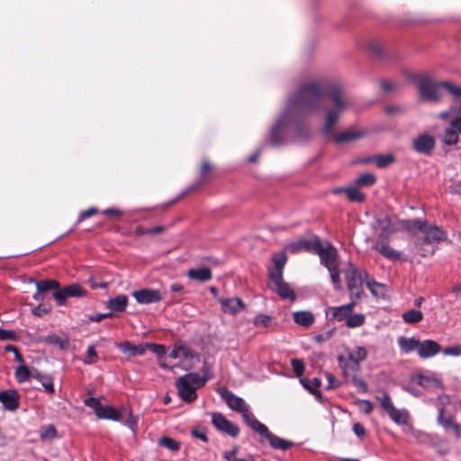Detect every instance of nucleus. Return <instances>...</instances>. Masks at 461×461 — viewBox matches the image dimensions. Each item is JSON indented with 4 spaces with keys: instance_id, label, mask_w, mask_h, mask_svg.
<instances>
[{
    "instance_id": "obj_1",
    "label": "nucleus",
    "mask_w": 461,
    "mask_h": 461,
    "mask_svg": "<svg viewBox=\"0 0 461 461\" xmlns=\"http://www.w3.org/2000/svg\"><path fill=\"white\" fill-rule=\"evenodd\" d=\"M327 97L330 105L325 109V124L322 129L324 135L335 138L337 142H346L360 138L357 131H347L335 134L334 125L341 113L351 104V100L343 94L340 84L334 81L321 79L303 85L288 99L283 113L270 131V142L280 145L284 140V133L295 114H303L320 108L323 98Z\"/></svg>"
},
{
    "instance_id": "obj_2",
    "label": "nucleus",
    "mask_w": 461,
    "mask_h": 461,
    "mask_svg": "<svg viewBox=\"0 0 461 461\" xmlns=\"http://www.w3.org/2000/svg\"><path fill=\"white\" fill-rule=\"evenodd\" d=\"M401 228L407 230L417 229L421 234L417 237L415 247L422 257L432 256L435 253V243L447 240V233L441 228L429 224L419 219L401 221Z\"/></svg>"
},
{
    "instance_id": "obj_3",
    "label": "nucleus",
    "mask_w": 461,
    "mask_h": 461,
    "mask_svg": "<svg viewBox=\"0 0 461 461\" xmlns=\"http://www.w3.org/2000/svg\"><path fill=\"white\" fill-rule=\"evenodd\" d=\"M417 86L420 99L428 102H439L443 97L444 90L455 97L461 96V86H455L450 81L436 82L428 76H419Z\"/></svg>"
},
{
    "instance_id": "obj_4",
    "label": "nucleus",
    "mask_w": 461,
    "mask_h": 461,
    "mask_svg": "<svg viewBox=\"0 0 461 461\" xmlns=\"http://www.w3.org/2000/svg\"><path fill=\"white\" fill-rule=\"evenodd\" d=\"M220 394L225 401L228 407L237 412H240L242 415L244 422L251 429L254 427V422L258 421L254 414L249 411V406L241 397L235 395L225 388L221 389Z\"/></svg>"
},
{
    "instance_id": "obj_5",
    "label": "nucleus",
    "mask_w": 461,
    "mask_h": 461,
    "mask_svg": "<svg viewBox=\"0 0 461 461\" xmlns=\"http://www.w3.org/2000/svg\"><path fill=\"white\" fill-rule=\"evenodd\" d=\"M364 276H366L365 271L362 272L354 264L351 262L348 263L345 277L347 280L348 289L352 297H361L363 294Z\"/></svg>"
},
{
    "instance_id": "obj_6",
    "label": "nucleus",
    "mask_w": 461,
    "mask_h": 461,
    "mask_svg": "<svg viewBox=\"0 0 461 461\" xmlns=\"http://www.w3.org/2000/svg\"><path fill=\"white\" fill-rule=\"evenodd\" d=\"M314 252L319 255L321 263L327 269L339 266L337 249L329 242L325 244L318 239L314 240Z\"/></svg>"
},
{
    "instance_id": "obj_7",
    "label": "nucleus",
    "mask_w": 461,
    "mask_h": 461,
    "mask_svg": "<svg viewBox=\"0 0 461 461\" xmlns=\"http://www.w3.org/2000/svg\"><path fill=\"white\" fill-rule=\"evenodd\" d=\"M381 406L387 412L391 420L398 425H407L410 415L406 410L396 409L388 393L378 398Z\"/></svg>"
},
{
    "instance_id": "obj_8",
    "label": "nucleus",
    "mask_w": 461,
    "mask_h": 461,
    "mask_svg": "<svg viewBox=\"0 0 461 461\" xmlns=\"http://www.w3.org/2000/svg\"><path fill=\"white\" fill-rule=\"evenodd\" d=\"M252 429L267 439L271 447L274 449L286 450L294 445L292 441L281 438L274 435L269 431L268 428L259 420L258 422H254V427Z\"/></svg>"
},
{
    "instance_id": "obj_9",
    "label": "nucleus",
    "mask_w": 461,
    "mask_h": 461,
    "mask_svg": "<svg viewBox=\"0 0 461 461\" xmlns=\"http://www.w3.org/2000/svg\"><path fill=\"white\" fill-rule=\"evenodd\" d=\"M212 423L218 430L222 431L232 438L237 437L240 433L239 427L227 420L221 413H212Z\"/></svg>"
},
{
    "instance_id": "obj_10",
    "label": "nucleus",
    "mask_w": 461,
    "mask_h": 461,
    "mask_svg": "<svg viewBox=\"0 0 461 461\" xmlns=\"http://www.w3.org/2000/svg\"><path fill=\"white\" fill-rule=\"evenodd\" d=\"M131 295L140 304L158 303L163 299V295L159 290L150 288L135 290L132 292Z\"/></svg>"
},
{
    "instance_id": "obj_11",
    "label": "nucleus",
    "mask_w": 461,
    "mask_h": 461,
    "mask_svg": "<svg viewBox=\"0 0 461 461\" xmlns=\"http://www.w3.org/2000/svg\"><path fill=\"white\" fill-rule=\"evenodd\" d=\"M435 144V138L429 134H421L412 140L413 149L416 152L426 156L432 153Z\"/></svg>"
},
{
    "instance_id": "obj_12",
    "label": "nucleus",
    "mask_w": 461,
    "mask_h": 461,
    "mask_svg": "<svg viewBox=\"0 0 461 461\" xmlns=\"http://www.w3.org/2000/svg\"><path fill=\"white\" fill-rule=\"evenodd\" d=\"M176 387L179 397L185 402H193L197 398L196 387L191 385L185 379L180 376L176 382Z\"/></svg>"
},
{
    "instance_id": "obj_13",
    "label": "nucleus",
    "mask_w": 461,
    "mask_h": 461,
    "mask_svg": "<svg viewBox=\"0 0 461 461\" xmlns=\"http://www.w3.org/2000/svg\"><path fill=\"white\" fill-rule=\"evenodd\" d=\"M441 352L440 345L432 339L420 341L418 356L420 358L427 359L435 357Z\"/></svg>"
},
{
    "instance_id": "obj_14",
    "label": "nucleus",
    "mask_w": 461,
    "mask_h": 461,
    "mask_svg": "<svg viewBox=\"0 0 461 461\" xmlns=\"http://www.w3.org/2000/svg\"><path fill=\"white\" fill-rule=\"evenodd\" d=\"M354 306H355V302H351L348 304H344L341 306L330 307L327 310L326 314L327 315L330 314L331 319H333L335 321H345L347 322V320L348 319L349 314L352 313V312H353Z\"/></svg>"
},
{
    "instance_id": "obj_15",
    "label": "nucleus",
    "mask_w": 461,
    "mask_h": 461,
    "mask_svg": "<svg viewBox=\"0 0 461 461\" xmlns=\"http://www.w3.org/2000/svg\"><path fill=\"white\" fill-rule=\"evenodd\" d=\"M117 348L130 357L142 356L146 353V343L135 345L131 341H123L117 344Z\"/></svg>"
},
{
    "instance_id": "obj_16",
    "label": "nucleus",
    "mask_w": 461,
    "mask_h": 461,
    "mask_svg": "<svg viewBox=\"0 0 461 461\" xmlns=\"http://www.w3.org/2000/svg\"><path fill=\"white\" fill-rule=\"evenodd\" d=\"M219 302L221 305L222 312L232 315L240 312L244 307L242 301L237 297L221 298Z\"/></svg>"
},
{
    "instance_id": "obj_17",
    "label": "nucleus",
    "mask_w": 461,
    "mask_h": 461,
    "mask_svg": "<svg viewBox=\"0 0 461 461\" xmlns=\"http://www.w3.org/2000/svg\"><path fill=\"white\" fill-rule=\"evenodd\" d=\"M338 361L339 366L342 368L343 374L346 378L352 375L359 373L360 365L357 361L349 357V356H348L347 357L339 356Z\"/></svg>"
},
{
    "instance_id": "obj_18",
    "label": "nucleus",
    "mask_w": 461,
    "mask_h": 461,
    "mask_svg": "<svg viewBox=\"0 0 461 461\" xmlns=\"http://www.w3.org/2000/svg\"><path fill=\"white\" fill-rule=\"evenodd\" d=\"M438 422L446 429V430H452L456 436L460 435V426L457 423H455L453 421L452 417L445 416L444 414V408L438 407Z\"/></svg>"
},
{
    "instance_id": "obj_19",
    "label": "nucleus",
    "mask_w": 461,
    "mask_h": 461,
    "mask_svg": "<svg viewBox=\"0 0 461 461\" xmlns=\"http://www.w3.org/2000/svg\"><path fill=\"white\" fill-rule=\"evenodd\" d=\"M294 321L300 327L309 328L314 321V314L310 311H298L293 313Z\"/></svg>"
},
{
    "instance_id": "obj_20",
    "label": "nucleus",
    "mask_w": 461,
    "mask_h": 461,
    "mask_svg": "<svg viewBox=\"0 0 461 461\" xmlns=\"http://www.w3.org/2000/svg\"><path fill=\"white\" fill-rule=\"evenodd\" d=\"M0 402L5 409L14 411L19 406L18 394L15 391H4L0 393Z\"/></svg>"
},
{
    "instance_id": "obj_21",
    "label": "nucleus",
    "mask_w": 461,
    "mask_h": 461,
    "mask_svg": "<svg viewBox=\"0 0 461 461\" xmlns=\"http://www.w3.org/2000/svg\"><path fill=\"white\" fill-rule=\"evenodd\" d=\"M96 417L101 420H111L114 421L121 420V413L118 410L110 405H105L96 410Z\"/></svg>"
},
{
    "instance_id": "obj_22",
    "label": "nucleus",
    "mask_w": 461,
    "mask_h": 461,
    "mask_svg": "<svg viewBox=\"0 0 461 461\" xmlns=\"http://www.w3.org/2000/svg\"><path fill=\"white\" fill-rule=\"evenodd\" d=\"M186 276L189 279L199 282H207L212 277V271L208 267L191 268Z\"/></svg>"
},
{
    "instance_id": "obj_23",
    "label": "nucleus",
    "mask_w": 461,
    "mask_h": 461,
    "mask_svg": "<svg viewBox=\"0 0 461 461\" xmlns=\"http://www.w3.org/2000/svg\"><path fill=\"white\" fill-rule=\"evenodd\" d=\"M375 249L388 259L399 260L401 258V252L393 249L383 241H377Z\"/></svg>"
},
{
    "instance_id": "obj_24",
    "label": "nucleus",
    "mask_w": 461,
    "mask_h": 461,
    "mask_svg": "<svg viewBox=\"0 0 461 461\" xmlns=\"http://www.w3.org/2000/svg\"><path fill=\"white\" fill-rule=\"evenodd\" d=\"M398 345L402 351L408 354L413 350H419L420 340H418L414 337H400L398 339Z\"/></svg>"
},
{
    "instance_id": "obj_25",
    "label": "nucleus",
    "mask_w": 461,
    "mask_h": 461,
    "mask_svg": "<svg viewBox=\"0 0 461 461\" xmlns=\"http://www.w3.org/2000/svg\"><path fill=\"white\" fill-rule=\"evenodd\" d=\"M32 377L41 384L48 393L53 394L55 393L53 378L51 375L41 372H35L32 374Z\"/></svg>"
},
{
    "instance_id": "obj_26",
    "label": "nucleus",
    "mask_w": 461,
    "mask_h": 461,
    "mask_svg": "<svg viewBox=\"0 0 461 461\" xmlns=\"http://www.w3.org/2000/svg\"><path fill=\"white\" fill-rule=\"evenodd\" d=\"M376 224L385 235H390L398 230L394 225V220L389 216L378 218Z\"/></svg>"
},
{
    "instance_id": "obj_27",
    "label": "nucleus",
    "mask_w": 461,
    "mask_h": 461,
    "mask_svg": "<svg viewBox=\"0 0 461 461\" xmlns=\"http://www.w3.org/2000/svg\"><path fill=\"white\" fill-rule=\"evenodd\" d=\"M313 244L314 241L301 240L287 245L286 249L293 254L298 253L301 250L314 251Z\"/></svg>"
},
{
    "instance_id": "obj_28",
    "label": "nucleus",
    "mask_w": 461,
    "mask_h": 461,
    "mask_svg": "<svg viewBox=\"0 0 461 461\" xmlns=\"http://www.w3.org/2000/svg\"><path fill=\"white\" fill-rule=\"evenodd\" d=\"M128 303V297L124 294L117 295L108 301V307L114 312H123Z\"/></svg>"
},
{
    "instance_id": "obj_29",
    "label": "nucleus",
    "mask_w": 461,
    "mask_h": 461,
    "mask_svg": "<svg viewBox=\"0 0 461 461\" xmlns=\"http://www.w3.org/2000/svg\"><path fill=\"white\" fill-rule=\"evenodd\" d=\"M274 289L282 299H288L291 301H294L295 299L294 292L291 289L290 285L285 281L276 285Z\"/></svg>"
},
{
    "instance_id": "obj_30",
    "label": "nucleus",
    "mask_w": 461,
    "mask_h": 461,
    "mask_svg": "<svg viewBox=\"0 0 461 461\" xmlns=\"http://www.w3.org/2000/svg\"><path fill=\"white\" fill-rule=\"evenodd\" d=\"M418 384L428 389H441L442 385L438 379L427 375L418 377Z\"/></svg>"
},
{
    "instance_id": "obj_31",
    "label": "nucleus",
    "mask_w": 461,
    "mask_h": 461,
    "mask_svg": "<svg viewBox=\"0 0 461 461\" xmlns=\"http://www.w3.org/2000/svg\"><path fill=\"white\" fill-rule=\"evenodd\" d=\"M184 379H185L191 385L199 388L203 386L208 380L206 376H201L197 373H189L187 375H182Z\"/></svg>"
},
{
    "instance_id": "obj_32",
    "label": "nucleus",
    "mask_w": 461,
    "mask_h": 461,
    "mask_svg": "<svg viewBox=\"0 0 461 461\" xmlns=\"http://www.w3.org/2000/svg\"><path fill=\"white\" fill-rule=\"evenodd\" d=\"M423 313L419 310H409L402 314V320L409 324H415L422 321Z\"/></svg>"
},
{
    "instance_id": "obj_33",
    "label": "nucleus",
    "mask_w": 461,
    "mask_h": 461,
    "mask_svg": "<svg viewBox=\"0 0 461 461\" xmlns=\"http://www.w3.org/2000/svg\"><path fill=\"white\" fill-rule=\"evenodd\" d=\"M169 357L173 359H186L191 357L190 349L185 346H175L169 353Z\"/></svg>"
},
{
    "instance_id": "obj_34",
    "label": "nucleus",
    "mask_w": 461,
    "mask_h": 461,
    "mask_svg": "<svg viewBox=\"0 0 461 461\" xmlns=\"http://www.w3.org/2000/svg\"><path fill=\"white\" fill-rule=\"evenodd\" d=\"M346 195L349 202L362 203L365 201V194L357 187L348 186L346 189Z\"/></svg>"
},
{
    "instance_id": "obj_35",
    "label": "nucleus",
    "mask_w": 461,
    "mask_h": 461,
    "mask_svg": "<svg viewBox=\"0 0 461 461\" xmlns=\"http://www.w3.org/2000/svg\"><path fill=\"white\" fill-rule=\"evenodd\" d=\"M303 386L307 389L311 393L317 394L320 393L319 387L321 386V383L319 378H313V379H308V378H302L300 380Z\"/></svg>"
},
{
    "instance_id": "obj_36",
    "label": "nucleus",
    "mask_w": 461,
    "mask_h": 461,
    "mask_svg": "<svg viewBox=\"0 0 461 461\" xmlns=\"http://www.w3.org/2000/svg\"><path fill=\"white\" fill-rule=\"evenodd\" d=\"M40 436L42 440H52L57 438V429L52 424L45 425L41 428Z\"/></svg>"
},
{
    "instance_id": "obj_37",
    "label": "nucleus",
    "mask_w": 461,
    "mask_h": 461,
    "mask_svg": "<svg viewBox=\"0 0 461 461\" xmlns=\"http://www.w3.org/2000/svg\"><path fill=\"white\" fill-rule=\"evenodd\" d=\"M35 284L37 290L41 291L43 293L59 288V282L54 279L36 281Z\"/></svg>"
},
{
    "instance_id": "obj_38",
    "label": "nucleus",
    "mask_w": 461,
    "mask_h": 461,
    "mask_svg": "<svg viewBox=\"0 0 461 461\" xmlns=\"http://www.w3.org/2000/svg\"><path fill=\"white\" fill-rule=\"evenodd\" d=\"M365 320L366 318L362 313H350L348 319L347 320L346 325L348 328H357L365 323Z\"/></svg>"
},
{
    "instance_id": "obj_39",
    "label": "nucleus",
    "mask_w": 461,
    "mask_h": 461,
    "mask_svg": "<svg viewBox=\"0 0 461 461\" xmlns=\"http://www.w3.org/2000/svg\"><path fill=\"white\" fill-rule=\"evenodd\" d=\"M346 379L348 382L354 384L357 388L358 392H360V393L367 392V389H368L367 384L362 378H360L358 376V374L352 375L347 377Z\"/></svg>"
},
{
    "instance_id": "obj_40",
    "label": "nucleus",
    "mask_w": 461,
    "mask_h": 461,
    "mask_svg": "<svg viewBox=\"0 0 461 461\" xmlns=\"http://www.w3.org/2000/svg\"><path fill=\"white\" fill-rule=\"evenodd\" d=\"M346 379L348 382L354 384L357 388L358 392H360V393L367 392V389H368L367 384L362 378H360L358 376V374L352 375L347 377Z\"/></svg>"
},
{
    "instance_id": "obj_41",
    "label": "nucleus",
    "mask_w": 461,
    "mask_h": 461,
    "mask_svg": "<svg viewBox=\"0 0 461 461\" xmlns=\"http://www.w3.org/2000/svg\"><path fill=\"white\" fill-rule=\"evenodd\" d=\"M165 230V227L163 226H156L153 228H144L141 226L137 227L135 230V233L138 236L143 235H156L163 232Z\"/></svg>"
},
{
    "instance_id": "obj_42",
    "label": "nucleus",
    "mask_w": 461,
    "mask_h": 461,
    "mask_svg": "<svg viewBox=\"0 0 461 461\" xmlns=\"http://www.w3.org/2000/svg\"><path fill=\"white\" fill-rule=\"evenodd\" d=\"M31 375L32 376L31 371L26 366H19L15 369V378L19 383L26 382L27 380H29Z\"/></svg>"
},
{
    "instance_id": "obj_43",
    "label": "nucleus",
    "mask_w": 461,
    "mask_h": 461,
    "mask_svg": "<svg viewBox=\"0 0 461 461\" xmlns=\"http://www.w3.org/2000/svg\"><path fill=\"white\" fill-rule=\"evenodd\" d=\"M274 267L272 268L284 270L287 261L286 254L283 251L275 253L272 257Z\"/></svg>"
},
{
    "instance_id": "obj_44",
    "label": "nucleus",
    "mask_w": 461,
    "mask_h": 461,
    "mask_svg": "<svg viewBox=\"0 0 461 461\" xmlns=\"http://www.w3.org/2000/svg\"><path fill=\"white\" fill-rule=\"evenodd\" d=\"M158 443L160 446L172 451H177L180 448V444L169 437L165 436L160 438Z\"/></svg>"
},
{
    "instance_id": "obj_45",
    "label": "nucleus",
    "mask_w": 461,
    "mask_h": 461,
    "mask_svg": "<svg viewBox=\"0 0 461 461\" xmlns=\"http://www.w3.org/2000/svg\"><path fill=\"white\" fill-rule=\"evenodd\" d=\"M375 182V176L371 173L363 174L356 179V184L360 186H370L374 185Z\"/></svg>"
},
{
    "instance_id": "obj_46",
    "label": "nucleus",
    "mask_w": 461,
    "mask_h": 461,
    "mask_svg": "<svg viewBox=\"0 0 461 461\" xmlns=\"http://www.w3.org/2000/svg\"><path fill=\"white\" fill-rule=\"evenodd\" d=\"M329 273L330 276V280L335 287V289L339 290L341 288V280H340V270L339 266L329 268Z\"/></svg>"
},
{
    "instance_id": "obj_47",
    "label": "nucleus",
    "mask_w": 461,
    "mask_h": 461,
    "mask_svg": "<svg viewBox=\"0 0 461 461\" xmlns=\"http://www.w3.org/2000/svg\"><path fill=\"white\" fill-rule=\"evenodd\" d=\"M68 297H81L85 295V290L77 284H72L65 287Z\"/></svg>"
},
{
    "instance_id": "obj_48",
    "label": "nucleus",
    "mask_w": 461,
    "mask_h": 461,
    "mask_svg": "<svg viewBox=\"0 0 461 461\" xmlns=\"http://www.w3.org/2000/svg\"><path fill=\"white\" fill-rule=\"evenodd\" d=\"M374 161L378 167H385L394 161L393 155H377L374 158Z\"/></svg>"
},
{
    "instance_id": "obj_49",
    "label": "nucleus",
    "mask_w": 461,
    "mask_h": 461,
    "mask_svg": "<svg viewBox=\"0 0 461 461\" xmlns=\"http://www.w3.org/2000/svg\"><path fill=\"white\" fill-rule=\"evenodd\" d=\"M348 356L359 364L366 358L367 350L364 347H357L353 352H349Z\"/></svg>"
},
{
    "instance_id": "obj_50",
    "label": "nucleus",
    "mask_w": 461,
    "mask_h": 461,
    "mask_svg": "<svg viewBox=\"0 0 461 461\" xmlns=\"http://www.w3.org/2000/svg\"><path fill=\"white\" fill-rule=\"evenodd\" d=\"M458 141V134L456 132V131H453L451 129H447L445 131L444 136H443V142L446 145H454L456 144Z\"/></svg>"
},
{
    "instance_id": "obj_51",
    "label": "nucleus",
    "mask_w": 461,
    "mask_h": 461,
    "mask_svg": "<svg viewBox=\"0 0 461 461\" xmlns=\"http://www.w3.org/2000/svg\"><path fill=\"white\" fill-rule=\"evenodd\" d=\"M291 366L296 376L300 377L303 375L305 370V365L302 359L293 358L291 360Z\"/></svg>"
},
{
    "instance_id": "obj_52",
    "label": "nucleus",
    "mask_w": 461,
    "mask_h": 461,
    "mask_svg": "<svg viewBox=\"0 0 461 461\" xmlns=\"http://www.w3.org/2000/svg\"><path fill=\"white\" fill-rule=\"evenodd\" d=\"M98 356L95 351V347L94 345H89L86 350V357L84 359V363L86 365H92L97 362Z\"/></svg>"
},
{
    "instance_id": "obj_53",
    "label": "nucleus",
    "mask_w": 461,
    "mask_h": 461,
    "mask_svg": "<svg viewBox=\"0 0 461 461\" xmlns=\"http://www.w3.org/2000/svg\"><path fill=\"white\" fill-rule=\"evenodd\" d=\"M335 333V329H330L322 331L313 337V340L319 344L328 341Z\"/></svg>"
},
{
    "instance_id": "obj_54",
    "label": "nucleus",
    "mask_w": 461,
    "mask_h": 461,
    "mask_svg": "<svg viewBox=\"0 0 461 461\" xmlns=\"http://www.w3.org/2000/svg\"><path fill=\"white\" fill-rule=\"evenodd\" d=\"M146 349L152 351L159 357L164 356L167 352L166 347L164 345L149 343V342L146 343Z\"/></svg>"
},
{
    "instance_id": "obj_55",
    "label": "nucleus",
    "mask_w": 461,
    "mask_h": 461,
    "mask_svg": "<svg viewBox=\"0 0 461 461\" xmlns=\"http://www.w3.org/2000/svg\"><path fill=\"white\" fill-rule=\"evenodd\" d=\"M283 271L280 269L269 268L268 276L269 279L272 281L274 286L281 282H283Z\"/></svg>"
},
{
    "instance_id": "obj_56",
    "label": "nucleus",
    "mask_w": 461,
    "mask_h": 461,
    "mask_svg": "<svg viewBox=\"0 0 461 461\" xmlns=\"http://www.w3.org/2000/svg\"><path fill=\"white\" fill-rule=\"evenodd\" d=\"M272 321V318L266 314H258L254 319V325L258 327H268L270 325V322Z\"/></svg>"
},
{
    "instance_id": "obj_57",
    "label": "nucleus",
    "mask_w": 461,
    "mask_h": 461,
    "mask_svg": "<svg viewBox=\"0 0 461 461\" xmlns=\"http://www.w3.org/2000/svg\"><path fill=\"white\" fill-rule=\"evenodd\" d=\"M68 294L66 293L65 287L60 288L59 286L58 289H55V292L53 293V298L57 301L59 305H64L66 303V300L68 298Z\"/></svg>"
},
{
    "instance_id": "obj_58",
    "label": "nucleus",
    "mask_w": 461,
    "mask_h": 461,
    "mask_svg": "<svg viewBox=\"0 0 461 461\" xmlns=\"http://www.w3.org/2000/svg\"><path fill=\"white\" fill-rule=\"evenodd\" d=\"M51 310V307L48 304H39L38 306L34 307L32 311V314L37 317H42L45 314L49 313Z\"/></svg>"
},
{
    "instance_id": "obj_59",
    "label": "nucleus",
    "mask_w": 461,
    "mask_h": 461,
    "mask_svg": "<svg viewBox=\"0 0 461 461\" xmlns=\"http://www.w3.org/2000/svg\"><path fill=\"white\" fill-rule=\"evenodd\" d=\"M366 285L369 288L370 292L375 296H380L382 295V293L379 291V289H384V285L375 282V281H366Z\"/></svg>"
},
{
    "instance_id": "obj_60",
    "label": "nucleus",
    "mask_w": 461,
    "mask_h": 461,
    "mask_svg": "<svg viewBox=\"0 0 461 461\" xmlns=\"http://www.w3.org/2000/svg\"><path fill=\"white\" fill-rule=\"evenodd\" d=\"M84 403L86 406L93 409L95 414H96V410L98 411L102 405L100 402V400L98 398H95V397H88V398L85 399Z\"/></svg>"
},
{
    "instance_id": "obj_61",
    "label": "nucleus",
    "mask_w": 461,
    "mask_h": 461,
    "mask_svg": "<svg viewBox=\"0 0 461 461\" xmlns=\"http://www.w3.org/2000/svg\"><path fill=\"white\" fill-rule=\"evenodd\" d=\"M441 351L445 356L458 357L461 356V345L447 347Z\"/></svg>"
},
{
    "instance_id": "obj_62",
    "label": "nucleus",
    "mask_w": 461,
    "mask_h": 461,
    "mask_svg": "<svg viewBox=\"0 0 461 461\" xmlns=\"http://www.w3.org/2000/svg\"><path fill=\"white\" fill-rule=\"evenodd\" d=\"M16 338L17 335L14 330L0 329V340H15Z\"/></svg>"
},
{
    "instance_id": "obj_63",
    "label": "nucleus",
    "mask_w": 461,
    "mask_h": 461,
    "mask_svg": "<svg viewBox=\"0 0 461 461\" xmlns=\"http://www.w3.org/2000/svg\"><path fill=\"white\" fill-rule=\"evenodd\" d=\"M98 213V210L97 208L95 207H91L86 211H83L80 212L79 216H78V220H77V223L81 222L82 221L91 217V216H94L95 214Z\"/></svg>"
},
{
    "instance_id": "obj_64",
    "label": "nucleus",
    "mask_w": 461,
    "mask_h": 461,
    "mask_svg": "<svg viewBox=\"0 0 461 461\" xmlns=\"http://www.w3.org/2000/svg\"><path fill=\"white\" fill-rule=\"evenodd\" d=\"M124 425L127 426L130 429H131L133 432L136 430L137 424H138V417L132 415L131 412H130V417L124 420Z\"/></svg>"
}]
</instances>
